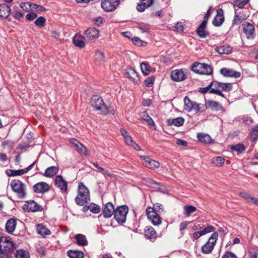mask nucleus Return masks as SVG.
Wrapping results in <instances>:
<instances>
[{"label": "nucleus", "mask_w": 258, "mask_h": 258, "mask_svg": "<svg viewBox=\"0 0 258 258\" xmlns=\"http://www.w3.org/2000/svg\"><path fill=\"white\" fill-rule=\"evenodd\" d=\"M215 50L220 54H228L231 53L232 48L228 45H223L217 46Z\"/></svg>", "instance_id": "393cba45"}, {"label": "nucleus", "mask_w": 258, "mask_h": 258, "mask_svg": "<svg viewBox=\"0 0 258 258\" xmlns=\"http://www.w3.org/2000/svg\"><path fill=\"white\" fill-rule=\"evenodd\" d=\"M6 173L8 176H19L24 174L23 169L17 170L8 169L6 171Z\"/></svg>", "instance_id": "37998d69"}, {"label": "nucleus", "mask_w": 258, "mask_h": 258, "mask_svg": "<svg viewBox=\"0 0 258 258\" xmlns=\"http://www.w3.org/2000/svg\"><path fill=\"white\" fill-rule=\"evenodd\" d=\"M215 228L213 226L210 225L206 227L203 230H201V232L202 233V235H204L207 233L213 232Z\"/></svg>", "instance_id": "bf43d9fd"}, {"label": "nucleus", "mask_w": 258, "mask_h": 258, "mask_svg": "<svg viewBox=\"0 0 258 258\" xmlns=\"http://www.w3.org/2000/svg\"><path fill=\"white\" fill-rule=\"evenodd\" d=\"M14 248V241L10 236H1L0 237V250L1 251L8 252Z\"/></svg>", "instance_id": "1a4fd4ad"}, {"label": "nucleus", "mask_w": 258, "mask_h": 258, "mask_svg": "<svg viewBox=\"0 0 258 258\" xmlns=\"http://www.w3.org/2000/svg\"><path fill=\"white\" fill-rule=\"evenodd\" d=\"M119 4V0H103L101 7L106 12H111L116 9Z\"/></svg>", "instance_id": "ddd939ff"}, {"label": "nucleus", "mask_w": 258, "mask_h": 258, "mask_svg": "<svg viewBox=\"0 0 258 258\" xmlns=\"http://www.w3.org/2000/svg\"><path fill=\"white\" fill-rule=\"evenodd\" d=\"M15 255L16 258H30L29 252L22 249L17 250Z\"/></svg>", "instance_id": "e433bc0d"}, {"label": "nucleus", "mask_w": 258, "mask_h": 258, "mask_svg": "<svg viewBox=\"0 0 258 258\" xmlns=\"http://www.w3.org/2000/svg\"><path fill=\"white\" fill-rule=\"evenodd\" d=\"M143 182L144 184L151 188H156V186L158 185L157 182L149 178H144Z\"/></svg>", "instance_id": "c03bdc74"}, {"label": "nucleus", "mask_w": 258, "mask_h": 258, "mask_svg": "<svg viewBox=\"0 0 258 258\" xmlns=\"http://www.w3.org/2000/svg\"><path fill=\"white\" fill-rule=\"evenodd\" d=\"M76 243L80 246H85L87 244V240L86 236L82 234H78L75 236Z\"/></svg>", "instance_id": "72a5a7b5"}, {"label": "nucleus", "mask_w": 258, "mask_h": 258, "mask_svg": "<svg viewBox=\"0 0 258 258\" xmlns=\"http://www.w3.org/2000/svg\"><path fill=\"white\" fill-rule=\"evenodd\" d=\"M184 119L182 117H179L173 119H169L167 122L168 125H174L175 126L179 127L182 126L184 122Z\"/></svg>", "instance_id": "bb28decb"}, {"label": "nucleus", "mask_w": 258, "mask_h": 258, "mask_svg": "<svg viewBox=\"0 0 258 258\" xmlns=\"http://www.w3.org/2000/svg\"><path fill=\"white\" fill-rule=\"evenodd\" d=\"M231 149L235 151L238 153H241L245 150V148L243 145L242 144H238L237 145L232 146H231Z\"/></svg>", "instance_id": "3c124183"}, {"label": "nucleus", "mask_w": 258, "mask_h": 258, "mask_svg": "<svg viewBox=\"0 0 258 258\" xmlns=\"http://www.w3.org/2000/svg\"><path fill=\"white\" fill-rule=\"evenodd\" d=\"M91 105L96 110L100 111L103 114L105 115L107 113L113 114L114 113L113 109L108 107L104 103L102 98L99 96H94L92 97Z\"/></svg>", "instance_id": "f03ea898"}, {"label": "nucleus", "mask_w": 258, "mask_h": 258, "mask_svg": "<svg viewBox=\"0 0 258 258\" xmlns=\"http://www.w3.org/2000/svg\"><path fill=\"white\" fill-rule=\"evenodd\" d=\"M99 36V30L95 28H88L84 33V37L89 41H93L97 39Z\"/></svg>", "instance_id": "2eb2a0df"}, {"label": "nucleus", "mask_w": 258, "mask_h": 258, "mask_svg": "<svg viewBox=\"0 0 258 258\" xmlns=\"http://www.w3.org/2000/svg\"><path fill=\"white\" fill-rule=\"evenodd\" d=\"M218 237V234L214 232L212 234L208 241L202 247V251L205 254H209L213 251Z\"/></svg>", "instance_id": "0eeeda50"}, {"label": "nucleus", "mask_w": 258, "mask_h": 258, "mask_svg": "<svg viewBox=\"0 0 258 258\" xmlns=\"http://www.w3.org/2000/svg\"><path fill=\"white\" fill-rule=\"evenodd\" d=\"M184 109L188 112L193 111L195 113H198L203 112L206 109L204 104L192 101L187 96L184 97Z\"/></svg>", "instance_id": "7ed1b4c3"}, {"label": "nucleus", "mask_w": 258, "mask_h": 258, "mask_svg": "<svg viewBox=\"0 0 258 258\" xmlns=\"http://www.w3.org/2000/svg\"><path fill=\"white\" fill-rule=\"evenodd\" d=\"M58 172V168L56 166H52L47 168L44 173V176L47 177H52Z\"/></svg>", "instance_id": "2f4dec72"}, {"label": "nucleus", "mask_w": 258, "mask_h": 258, "mask_svg": "<svg viewBox=\"0 0 258 258\" xmlns=\"http://www.w3.org/2000/svg\"><path fill=\"white\" fill-rule=\"evenodd\" d=\"M159 210H157V207H149L146 210L147 217L151 223L155 226H158L162 223V219L158 214Z\"/></svg>", "instance_id": "423d86ee"}, {"label": "nucleus", "mask_w": 258, "mask_h": 258, "mask_svg": "<svg viewBox=\"0 0 258 258\" xmlns=\"http://www.w3.org/2000/svg\"><path fill=\"white\" fill-rule=\"evenodd\" d=\"M115 209L113 204L108 202L104 205L103 212V215L105 218H110L114 213Z\"/></svg>", "instance_id": "aec40b11"}, {"label": "nucleus", "mask_w": 258, "mask_h": 258, "mask_svg": "<svg viewBox=\"0 0 258 258\" xmlns=\"http://www.w3.org/2000/svg\"><path fill=\"white\" fill-rule=\"evenodd\" d=\"M31 3L29 2L22 3L20 4V8L24 11L28 12L31 10Z\"/></svg>", "instance_id": "13d9d810"}, {"label": "nucleus", "mask_w": 258, "mask_h": 258, "mask_svg": "<svg viewBox=\"0 0 258 258\" xmlns=\"http://www.w3.org/2000/svg\"><path fill=\"white\" fill-rule=\"evenodd\" d=\"M70 143L74 145L80 154H83L85 156L88 155V153L87 148L78 141L74 139H72L70 140Z\"/></svg>", "instance_id": "dca6fc26"}, {"label": "nucleus", "mask_w": 258, "mask_h": 258, "mask_svg": "<svg viewBox=\"0 0 258 258\" xmlns=\"http://www.w3.org/2000/svg\"><path fill=\"white\" fill-rule=\"evenodd\" d=\"M145 235L151 240H154L157 237V233L152 227H146L145 230Z\"/></svg>", "instance_id": "cd10ccee"}, {"label": "nucleus", "mask_w": 258, "mask_h": 258, "mask_svg": "<svg viewBox=\"0 0 258 258\" xmlns=\"http://www.w3.org/2000/svg\"><path fill=\"white\" fill-rule=\"evenodd\" d=\"M90 194L88 188L83 182L78 184V194L75 201L77 205L83 206L90 201Z\"/></svg>", "instance_id": "f257e3e1"}, {"label": "nucleus", "mask_w": 258, "mask_h": 258, "mask_svg": "<svg viewBox=\"0 0 258 258\" xmlns=\"http://www.w3.org/2000/svg\"><path fill=\"white\" fill-rule=\"evenodd\" d=\"M84 39H85L84 36L76 35L73 38V43L77 47L83 48L85 46Z\"/></svg>", "instance_id": "7c9ffc66"}, {"label": "nucleus", "mask_w": 258, "mask_h": 258, "mask_svg": "<svg viewBox=\"0 0 258 258\" xmlns=\"http://www.w3.org/2000/svg\"><path fill=\"white\" fill-rule=\"evenodd\" d=\"M242 29L247 38L253 39L255 38V28L253 24L245 22L242 24Z\"/></svg>", "instance_id": "f8f14e48"}, {"label": "nucleus", "mask_w": 258, "mask_h": 258, "mask_svg": "<svg viewBox=\"0 0 258 258\" xmlns=\"http://www.w3.org/2000/svg\"><path fill=\"white\" fill-rule=\"evenodd\" d=\"M33 191L36 193H44L49 190V185L44 182H40L33 186Z\"/></svg>", "instance_id": "a211bd4d"}, {"label": "nucleus", "mask_w": 258, "mask_h": 258, "mask_svg": "<svg viewBox=\"0 0 258 258\" xmlns=\"http://www.w3.org/2000/svg\"><path fill=\"white\" fill-rule=\"evenodd\" d=\"M239 196L241 198L247 200L248 202H250L251 200L253 199V197L251 196L250 195L245 192H240L239 194Z\"/></svg>", "instance_id": "e2e57ef3"}, {"label": "nucleus", "mask_w": 258, "mask_h": 258, "mask_svg": "<svg viewBox=\"0 0 258 258\" xmlns=\"http://www.w3.org/2000/svg\"><path fill=\"white\" fill-rule=\"evenodd\" d=\"M187 71L186 69H177L171 72V79L174 82H181L185 80L187 78Z\"/></svg>", "instance_id": "9d476101"}, {"label": "nucleus", "mask_w": 258, "mask_h": 258, "mask_svg": "<svg viewBox=\"0 0 258 258\" xmlns=\"http://www.w3.org/2000/svg\"><path fill=\"white\" fill-rule=\"evenodd\" d=\"M37 15L36 13H33V12L30 13L28 14L27 15H26V19L30 21H31L32 20H34L35 18H37Z\"/></svg>", "instance_id": "0e129e2a"}, {"label": "nucleus", "mask_w": 258, "mask_h": 258, "mask_svg": "<svg viewBox=\"0 0 258 258\" xmlns=\"http://www.w3.org/2000/svg\"><path fill=\"white\" fill-rule=\"evenodd\" d=\"M189 224V222L184 221L182 222L179 224V231L181 233V235L183 236L184 234V230L186 229L188 225Z\"/></svg>", "instance_id": "4d7b16f0"}, {"label": "nucleus", "mask_w": 258, "mask_h": 258, "mask_svg": "<svg viewBox=\"0 0 258 258\" xmlns=\"http://www.w3.org/2000/svg\"><path fill=\"white\" fill-rule=\"evenodd\" d=\"M222 258H237L235 254L231 251H227Z\"/></svg>", "instance_id": "69168bd1"}, {"label": "nucleus", "mask_w": 258, "mask_h": 258, "mask_svg": "<svg viewBox=\"0 0 258 258\" xmlns=\"http://www.w3.org/2000/svg\"><path fill=\"white\" fill-rule=\"evenodd\" d=\"M54 184L62 194H68V182L61 175H58L55 177Z\"/></svg>", "instance_id": "9b49d317"}, {"label": "nucleus", "mask_w": 258, "mask_h": 258, "mask_svg": "<svg viewBox=\"0 0 258 258\" xmlns=\"http://www.w3.org/2000/svg\"><path fill=\"white\" fill-rule=\"evenodd\" d=\"M87 209H89L91 212L94 214H97L100 211V207L94 204H91L87 206Z\"/></svg>", "instance_id": "603ef678"}, {"label": "nucleus", "mask_w": 258, "mask_h": 258, "mask_svg": "<svg viewBox=\"0 0 258 258\" xmlns=\"http://www.w3.org/2000/svg\"><path fill=\"white\" fill-rule=\"evenodd\" d=\"M11 12L10 7L6 4H0V17L8 18Z\"/></svg>", "instance_id": "b1692460"}, {"label": "nucleus", "mask_w": 258, "mask_h": 258, "mask_svg": "<svg viewBox=\"0 0 258 258\" xmlns=\"http://www.w3.org/2000/svg\"><path fill=\"white\" fill-rule=\"evenodd\" d=\"M12 190L17 194L20 199L24 198L26 196V186L20 180L14 179L10 183Z\"/></svg>", "instance_id": "39448f33"}, {"label": "nucleus", "mask_w": 258, "mask_h": 258, "mask_svg": "<svg viewBox=\"0 0 258 258\" xmlns=\"http://www.w3.org/2000/svg\"><path fill=\"white\" fill-rule=\"evenodd\" d=\"M67 254L70 258H84V256L83 252L78 250H70Z\"/></svg>", "instance_id": "f704fd0d"}, {"label": "nucleus", "mask_w": 258, "mask_h": 258, "mask_svg": "<svg viewBox=\"0 0 258 258\" xmlns=\"http://www.w3.org/2000/svg\"><path fill=\"white\" fill-rule=\"evenodd\" d=\"M203 236L202 233L200 231L196 232L192 234L191 235V238L192 240H196L199 238L201 236Z\"/></svg>", "instance_id": "774afa93"}, {"label": "nucleus", "mask_w": 258, "mask_h": 258, "mask_svg": "<svg viewBox=\"0 0 258 258\" xmlns=\"http://www.w3.org/2000/svg\"><path fill=\"white\" fill-rule=\"evenodd\" d=\"M223 21V11L222 9H219L217 10V15L213 20V24L215 26H220Z\"/></svg>", "instance_id": "412c9836"}, {"label": "nucleus", "mask_w": 258, "mask_h": 258, "mask_svg": "<svg viewBox=\"0 0 258 258\" xmlns=\"http://www.w3.org/2000/svg\"><path fill=\"white\" fill-rule=\"evenodd\" d=\"M140 157L141 159L144 161V165L148 168L154 169L158 168L160 166V163L158 162L151 159L148 157L141 156Z\"/></svg>", "instance_id": "f3484780"}, {"label": "nucleus", "mask_w": 258, "mask_h": 258, "mask_svg": "<svg viewBox=\"0 0 258 258\" xmlns=\"http://www.w3.org/2000/svg\"><path fill=\"white\" fill-rule=\"evenodd\" d=\"M153 0H140L138 3L137 10L140 12H144L145 9L152 5Z\"/></svg>", "instance_id": "4be33fe9"}, {"label": "nucleus", "mask_w": 258, "mask_h": 258, "mask_svg": "<svg viewBox=\"0 0 258 258\" xmlns=\"http://www.w3.org/2000/svg\"><path fill=\"white\" fill-rule=\"evenodd\" d=\"M197 210V208L193 206H185L184 207V214L189 217L191 214Z\"/></svg>", "instance_id": "49530a36"}, {"label": "nucleus", "mask_w": 258, "mask_h": 258, "mask_svg": "<svg viewBox=\"0 0 258 258\" xmlns=\"http://www.w3.org/2000/svg\"><path fill=\"white\" fill-rule=\"evenodd\" d=\"M221 90L220 89H216L213 88L211 89V93L213 94H217L223 97H224V95L221 92Z\"/></svg>", "instance_id": "338daca9"}, {"label": "nucleus", "mask_w": 258, "mask_h": 258, "mask_svg": "<svg viewBox=\"0 0 258 258\" xmlns=\"http://www.w3.org/2000/svg\"><path fill=\"white\" fill-rule=\"evenodd\" d=\"M126 75L130 78L133 81L136 80L138 78V74L135 69L130 68L126 70Z\"/></svg>", "instance_id": "4c0bfd02"}, {"label": "nucleus", "mask_w": 258, "mask_h": 258, "mask_svg": "<svg viewBox=\"0 0 258 258\" xmlns=\"http://www.w3.org/2000/svg\"><path fill=\"white\" fill-rule=\"evenodd\" d=\"M244 18H242V16H240L239 15L237 14V13H235L234 19H233V23L235 24H239L241 23Z\"/></svg>", "instance_id": "680f3d73"}, {"label": "nucleus", "mask_w": 258, "mask_h": 258, "mask_svg": "<svg viewBox=\"0 0 258 258\" xmlns=\"http://www.w3.org/2000/svg\"><path fill=\"white\" fill-rule=\"evenodd\" d=\"M140 68L142 72L144 75L147 76L152 72V67L147 62H143L140 64Z\"/></svg>", "instance_id": "c9c22d12"}, {"label": "nucleus", "mask_w": 258, "mask_h": 258, "mask_svg": "<svg viewBox=\"0 0 258 258\" xmlns=\"http://www.w3.org/2000/svg\"><path fill=\"white\" fill-rule=\"evenodd\" d=\"M16 225L17 221L16 219L12 218L9 220L6 224V231L10 234L12 233L15 230Z\"/></svg>", "instance_id": "c756f323"}, {"label": "nucleus", "mask_w": 258, "mask_h": 258, "mask_svg": "<svg viewBox=\"0 0 258 258\" xmlns=\"http://www.w3.org/2000/svg\"><path fill=\"white\" fill-rule=\"evenodd\" d=\"M215 84L216 85H219V87H220V89L221 90V91L228 92L232 89V84L230 83L217 82Z\"/></svg>", "instance_id": "a19ab883"}, {"label": "nucleus", "mask_w": 258, "mask_h": 258, "mask_svg": "<svg viewBox=\"0 0 258 258\" xmlns=\"http://www.w3.org/2000/svg\"><path fill=\"white\" fill-rule=\"evenodd\" d=\"M31 10L36 11L38 12H41L46 11V9L40 5L31 3Z\"/></svg>", "instance_id": "6e6d98bb"}, {"label": "nucleus", "mask_w": 258, "mask_h": 258, "mask_svg": "<svg viewBox=\"0 0 258 258\" xmlns=\"http://www.w3.org/2000/svg\"><path fill=\"white\" fill-rule=\"evenodd\" d=\"M92 164L98 168L103 175H106L109 177H112L113 176V174L111 173L108 170H105L104 168L100 166L97 162H92Z\"/></svg>", "instance_id": "de8ad7c7"}, {"label": "nucleus", "mask_w": 258, "mask_h": 258, "mask_svg": "<svg viewBox=\"0 0 258 258\" xmlns=\"http://www.w3.org/2000/svg\"><path fill=\"white\" fill-rule=\"evenodd\" d=\"M45 22V18L43 16H40L36 20L34 23L37 27L41 28L44 26Z\"/></svg>", "instance_id": "09e8293b"}, {"label": "nucleus", "mask_w": 258, "mask_h": 258, "mask_svg": "<svg viewBox=\"0 0 258 258\" xmlns=\"http://www.w3.org/2000/svg\"><path fill=\"white\" fill-rule=\"evenodd\" d=\"M212 162L218 167L222 166L225 162V159L222 157L218 156L212 159Z\"/></svg>", "instance_id": "a18cd8bd"}, {"label": "nucleus", "mask_w": 258, "mask_h": 258, "mask_svg": "<svg viewBox=\"0 0 258 258\" xmlns=\"http://www.w3.org/2000/svg\"><path fill=\"white\" fill-rule=\"evenodd\" d=\"M250 139L252 141H254L258 138V125L252 128L250 133Z\"/></svg>", "instance_id": "864d4df0"}, {"label": "nucleus", "mask_w": 258, "mask_h": 258, "mask_svg": "<svg viewBox=\"0 0 258 258\" xmlns=\"http://www.w3.org/2000/svg\"><path fill=\"white\" fill-rule=\"evenodd\" d=\"M206 25L207 24L202 22L197 30L198 34L201 38H205L209 34L205 29Z\"/></svg>", "instance_id": "473e14b6"}, {"label": "nucleus", "mask_w": 258, "mask_h": 258, "mask_svg": "<svg viewBox=\"0 0 258 258\" xmlns=\"http://www.w3.org/2000/svg\"><path fill=\"white\" fill-rule=\"evenodd\" d=\"M23 208L26 211L31 212H41L43 209L41 205H38L33 200L27 201L23 205Z\"/></svg>", "instance_id": "4468645a"}, {"label": "nucleus", "mask_w": 258, "mask_h": 258, "mask_svg": "<svg viewBox=\"0 0 258 258\" xmlns=\"http://www.w3.org/2000/svg\"><path fill=\"white\" fill-rule=\"evenodd\" d=\"M221 74L225 77H233L238 78L240 77L241 74L240 72L235 71L232 69L223 68L220 70Z\"/></svg>", "instance_id": "6ab92c4d"}, {"label": "nucleus", "mask_w": 258, "mask_h": 258, "mask_svg": "<svg viewBox=\"0 0 258 258\" xmlns=\"http://www.w3.org/2000/svg\"><path fill=\"white\" fill-rule=\"evenodd\" d=\"M138 28L143 33H149L151 32V27L148 24L141 23L139 24Z\"/></svg>", "instance_id": "ea45409f"}, {"label": "nucleus", "mask_w": 258, "mask_h": 258, "mask_svg": "<svg viewBox=\"0 0 258 258\" xmlns=\"http://www.w3.org/2000/svg\"><path fill=\"white\" fill-rule=\"evenodd\" d=\"M192 71L199 74L210 75L213 74V69L211 66L204 63L195 62L191 67Z\"/></svg>", "instance_id": "20e7f679"}, {"label": "nucleus", "mask_w": 258, "mask_h": 258, "mask_svg": "<svg viewBox=\"0 0 258 258\" xmlns=\"http://www.w3.org/2000/svg\"><path fill=\"white\" fill-rule=\"evenodd\" d=\"M185 25L183 24L182 23L178 22L174 26L173 30L178 32H182L183 31Z\"/></svg>", "instance_id": "5fc2aeb1"}, {"label": "nucleus", "mask_w": 258, "mask_h": 258, "mask_svg": "<svg viewBox=\"0 0 258 258\" xmlns=\"http://www.w3.org/2000/svg\"><path fill=\"white\" fill-rule=\"evenodd\" d=\"M207 105L212 109L219 110L222 108V106L218 102L215 101L209 100L207 102Z\"/></svg>", "instance_id": "79ce46f5"}, {"label": "nucleus", "mask_w": 258, "mask_h": 258, "mask_svg": "<svg viewBox=\"0 0 258 258\" xmlns=\"http://www.w3.org/2000/svg\"><path fill=\"white\" fill-rule=\"evenodd\" d=\"M247 1L248 0H233V3L234 7L242 8L246 5Z\"/></svg>", "instance_id": "8fccbe9b"}, {"label": "nucleus", "mask_w": 258, "mask_h": 258, "mask_svg": "<svg viewBox=\"0 0 258 258\" xmlns=\"http://www.w3.org/2000/svg\"><path fill=\"white\" fill-rule=\"evenodd\" d=\"M95 62L97 65H101L104 63L105 57L103 52L97 50L94 55Z\"/></svg>", "instance_id": "a878e982"}, {"label": "nucleus", "mask_w": 258, "mask_h": 258, "mask_svg": "<svg viewBox=\"0 0 258 258\" xmlns=\"http://www.w3.org/2000/svg\"><path fill=\"white\" fill-rule=\"evenodd\" d=\"M128 211V208L126 206H119L115 209L114 217L118 223L122 224L125 222Z\"/></svg>", "instance_id": "6e6552de"}, {"label": "nucleus", "mask_w": 258, "mask_h": 258, "mask_svg": "<svg viewBox=\"0 0 258 258\" xmlns=\"http://www.w3.org/2000/svg\"><path fill=\"white\" fill-rule=\"evenodd\" d=\"M197 137L199 141L205 144H211L214 142V140L207 134L199 133L197 135Z\"/></svg>", "instance_id": "5701e85b"}, {"label": "nucleus", "mask_w": 258, "mask_h": 258, "mask_svg": "<svg viewBox=\"0 0 258 258\" xmlns=\"http://www.w3.org/2000/svg\"><path fill=\"white\" fill-rule=\"evenodd\" d=\"M154 78L153 77L147 78L145 81V84L148 87L152 86L154 84Z\"/></svg>", "instance_id": "052dcab7"}, {"label": "nucleus", "mask_w": 258, "mask_h": 258, "mask_svg": "<svg viewBox=\"0 0 258 258\" xmlns=\"http://www.w3.org/2000/svg\"><path fill=\"white\" fill-rule=\"evenodd\" d=\"M36 230L37 233L43 237L51 234L50 231L46 226L41 224L37 225Z\"/></svg>", "instance_id": "c85d7f7f"}, {"label": "nucleus", "mask_w": 258, "mask_h": 258, "mask_svg": "<svg viewBox=\"0 0 258 258\" xmlns=\"http://www.w3.org/2000/svg\"><path fill=\"white\" fill-rule=\"evenodd\" d=\"M141 118L143 120L146 121L151 126L155 125L152 118L146 112L142 113Z\"/></svg>", "instance_id": "58836bf2"}]
</instances>
